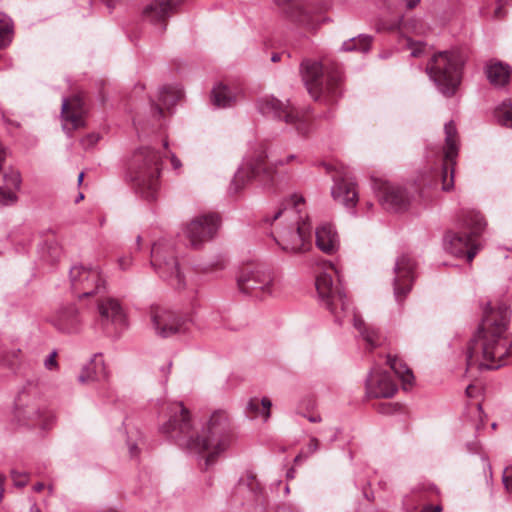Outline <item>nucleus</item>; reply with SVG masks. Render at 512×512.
<instances>
[{
  "mask_svg": "<svg viewBox=\"0 0 512 512\" xmlns=\"http://www.w3.org/2000/svg\"><path fill=\"white\" fill-rule=\"evenodd\" d=\"M171 164L175 170L181 167L180 160L174 154L171 155Z\"/></svg>",
  "mask_w": 512,
  "mask_h": 512,
  "instance_id": "obj_57",
  "label": "nucleus"
},
{
  "mask_svg": "<svg viewBox=\"0 0 512 512\" xmlns=\"http://www.w3.org/2000/svg\"><path fill=\"white\" fill-rule=\"evenodd\" d=\"M295 469L294 468H290L288 471H287V474H286V477L288 479H293L295 477Z\"/></svg>",
  "mask_w": 512,
  "mask_h": 512,
  "instance_id": "obj_59",
  "label": "nucleus"
},
{
  "mask_svg": "<svg viewBox=\"0 0 512 512\" xmlns=\"http://www.w3.org/2000/svg\"><path fill=\"white\" fill-rule=\"evenodd\" d=\"M237 91L231 87L219 83L211 92V101L218 108H226L233 105L237 99Z\"/></svg>",
  "mask_w": 512,
  "mask_h": 512,
  "instance_id": "obj_33",
  "label": "nucleus"
},
{
  "mask_svg": "<svg viewBox=\"0 0 512 512\" xmlns=\"http://www.w3.org/2000/svg\"><path fill=\"white\" fill-rule=\"evenodd\" d=\"M57 352L54 350L52 351L45 359L44 366L48 370H54L58 367V363L56 360Z\"/></svg>",
  "mask_w": 512,
  "mask_h": 512,
  "instance_id": "obj_46",
  "label": "nucleus"
},
{
  "mask_svg": "<svg viewBox=\"0 0 512 512\" xmlns=\"http://www.w3.org/2000/svg\"><path fill=\"white\" fill-rule=\"evenodd\" d=\"M401 409L398 403H386L380 408V412L383 414H393Z\"/></svg>",
  "mask_w": 512,
  "mask_h": 512,
  "instance_id": "obj_48",
  "label": "nucleus"
},
{
  "mask_svg": "<svg viewBox=\"0 0 512 512\" xmlns=\"http://www.w3.org/2000/svg\"><path fill=\"white\" fill-rule=\"evenodd\" d=\"M267 158L266 148L263 145H259L256 150L248 154L236 171L230 189L236 193L252 180H256L263 185H272L278 167L294 161L301 163L299 156L295 154H290L285 159L273 163H268Z\"/></svg>",
  "mask_w": 512,
  "mask_h": 512,
  "instance_id": "obj_6",
  "label": "nucleus"
},
{
  "mask_svg": "<svg viewBox=\"0 0 512 512\" xmlns=\"http://www.w3.org/2000/svg\"><path fill=\"white\" fill-rule=\"evenodd\" d=\"M13 37V22L10 17L0 12V49L7 47Z\"/></svg>",
  "mask_w": 512,
  "mask_h": 512,
  "instance_id": "obj_39",
  "label": "nucleus"
},
{
  "mask_svg": "<svg viewBox=\"0 0 512 512\" xmlns=\"http://www.w3.org/2000/svg\"><path fill=\"white\" fill-rule=\"evenodd\" d=\"M445 148L441 159L440 167L437 170V176L442 182V190L450 191L454 186V166L458 155V136L456 125L450 121L444 126Z\"/></svg>",
  "mask_w": 512,
  "mask_h": 512,
  "instance_id": "obj_13",
  "label": "nucleus"
},
{
  "mask_svg": "<svg viewBox=\"0 0 512 512\" xmlns=\"http://www.w3.org/2000/svg\"><path fill=\"white\" fill-rule=\"evenodd\" d=\"M273 282L271 272L267 269L256 267L246 268L237 278V284L242 293L258 296V291L271 292Z\"/></svg>",
  "mask_w": 512,
  "mask_h": 512,
  "instance_id": "obj_19",
  "label": "nucleus"
},
{
  "mask_svg": "<svg viewBox=\"0 0 512 512\" xmlns=\"http://www.w3.org/2000/svg\"><path fill=\"white\" fill-rule=\"evenodd\" d=\"M69 277L71 289L79 298L97 293L103 285L100 271L97 268L74 265L70 268Z\"/></svg>",
  "mask_w": 512,
  "mask_h": 512,
  "instance_id": "obj_15",
  "label": "nucleus"
},
{
  "mask_svg": "<svg viewBox=\"0 0 512 512\" xmlns=\"http://www.w3.org/2000/svg\"><path fill=\"white\" fill-rule=\"evenodd\" d=\"M304 206V197L293 193L282 201L272 217L264 218L266 223L275 224L272 236L285 252H304L311 247L312 227L308 218L301 215Z\"/></svg>",
  "mask_w": 512,
  "mask_h": 512,
  "instance_id": "obj_3",
  "label": "nucleus"
},
{
  "mask_svg": "<svg viewBox=\"0 0 512 512\" xmlns=\"http://www.w3.org/2000/svg\"><path fill=\"white\" fill-rule=\"evenodd\" d=\"M281 59V55L279 53H274L271 57L272 62H278Z\"/></svg>",
  "mask_w": 512,
  "mask_h": 512,
  "instance_id": "obj_61",
  "label": "nucleus"
},
{
  "mask_svg": "<svg viewBox=\"0 0 512 512\" xmlns=\"http://www.w3.org/2000/svg\"><path fill=\"white\" fill-rule=\"evenodd\" d=\"M416 261L409 254H402L397 257L394 265L393 290L394 297L398 303L403 302L410 293L416 278Z\"/></svg>",
  "mask_w": 512,
  "mask_h": 512,
  "instance_id": "obj_14",
  "label": "nucleus"
},
{
  "mask_svg": "<svg viewBox=\"0 0 512 512\" xmlns=\"http://www.w3.org/2000/svg\"><path fill=\"white\" fill-rule=\"evenodd\" d=\"M4 188L17 191L21 185V175L19 171L10 169L3 173Z\"/></svg>",
  "mask_w": 512,
  "mask_h": 512,
  "instance_id": "obj_41",
  "label": "nucleus"
},
{
  "mask_svg": "<svg viewBox=\"0 0 512 512\" xmlns=\"http://www.w3.org/2000/svg\"><path fill=\"white\" fill-rule=\"evenodd\" d=\"M39 252L44 261L54 263L61 256V247L55 239H49L40 246Z\"/></svg>",
  "mask_w": 512,
  "mask_h": 512,
  "instance_id": "obj_38",
  "label": "nucleus"
},
{
  "mask_svg": "<svg viewBox=\"0 0 512 512\" xmlns=\"http://www.w3.org/2000/svg\"><path fill=\"white\" fill-rule=\"evenodd\" d=\"M300 73L315 101L333 104L341 96L342 70L339 65L327 71L326 64L306 59L301 63Z\"/></svg>",
  "mask_w": 512,
  "mask_h": 512,
  "instance_id": "obj_7",
  "label": "nucleus"
},
{
  "mask_svg": "<svg viewBox=\"0 0 512 512\" xmlns=\"http://www.w3.org/2000/svg\"><path fill=\"white\" fill-rule=\"evenodd\" d=\"M257 108L262 115L284 121L292 126L300 135H306L309 132L308 116L292 106L289 101L283 103L273 96H266L258 100Z\"/></svg>",
  "mask_w": 512,
  "mask_h": 512,
  "instance_id": "obj_11",
  "label": "nucleus"
},
{
  "mask_svg": "<svg viewBox=\"0 0 512 512\" xmlns=\"http://www.w3.org/2000/svg\"><path fill=\"white\" fill-rule=\"evenodd\" d=\"M100 137L97 134H89L82 140V145L85 148H90L99 141Z\"/></svg>",
  "mask_w": 512,
  "mask_h": 512,
  "instance_id": "obj_51",
  "label": "nucleus"
},
{
  "mask_svg": "<svg viewBox=\"0 0 512 512\" xmlns=\"http://www.w3.org/2000/svg\"><path fill=\"white\" fill-rule=\"evenodd\" d=\"M316 246L326 254H333L339 248V236L335 227L330 223H323L315 230Z\"/></svg>",
  "mask_w": 512,
  "mask_h": 512,
  "instance_id": "obj_27",
  "label": "nucleus"
},
{
  "mask_svg": "<svg viewBox=\"0 0 512 512\" xmlns=\"http://www.w3.org/2000/svg\"><path fill=\"white\" fill-rule=\"evenodd\" d=\"M29 512H41V510L36 506V505H33L31 508H30V511Z\"/></svg>",
  "mask_w": 512,
  "mask_h": 512,
  "instance_id": "obj_64",
  "label": "nucleus"
},
{
  "mask_svg": "<svg viewBox=\"0 0 512 512\" xmlns=\"http://www.w3.org/2000/svg\"><path fill=\"white\" fill-rule=\"evenodd\" d=\"M161 163L160 153L149 147L135 150L127 163L126 180L134 192L147 201L157 197Z\"/></svg>",
  "mask_w": 512,
  "mask_h": 512,
  "instance_id": "obj_4",
  "label": "nucleus"
},
{
  "mask_svg": "<svg viewBox=\"0 0 512 512\" xmlns=\"http://www.w3.org/2000/svg\"><path fill=\"white\" fill-rule=\"evenodd\" d=\"M80 99L75 98L70 102L67 98L62 100L61 116L63 119V129L70 134L71 131L83 125V119L80 112Z\"/></svg>",
  "mask_w": 512,
  "mask_h": 512,
  "instance_id": "obj_28",
  "label": "nucleus"
},
{
  "mask_svg": "<svg viewBox=\"0 0 512 512\" xmlns=\"http://www.w3.org/2000/svg\"><path fill=\"white\" fill-rule=\"evenodd\" d=\"M276 512H299V510L293 506H282Z\"/></svg>",
  "mask_w": 512,
  "mask_h": 512,
  "instance_id": "obj_56",
  "label": "nucleus"
},
{
  "mask_svg": "<svg viewBox=\"0 0 512 512\" xmlns=\"http://www.w3.org/2000/svg\"><path fill=\"white\" fill-rule=\"evenodd\" d=\"M220 227V217L215 213L195 217L186 225L184 233L190 245L197 249L204 242L211 240Z\"/></svg>",
  "mask_w": 512,
  "mask_h": 512,
  "instance_id": "obj_17",
  "label": "nucleus"
},
{
  "mask_svg": "<svg viewBox=\"0 0 512 512\" xmlns=\"http://www.w3.org/2000/svg\"><path fill=\"white\" fill-rule=\"evenodd\" d=\"M160 431L179 447L202 455L206 469L233 440L230 420L225 411L213 412L200 434L194 427L189 410L181 402L169 406V419L160 427Z\"/></svg>",
  "mask_w": 512,
  "mask_h": 512,
  "instance_id": "obj_1",
  "label": "nucleus"
},
{
  "mask_svg": "<svg viewBox=\"0 0 512 512\" xmlns=\"http://www.w3.org/2000/svg\"><path fill=\"white\" fill-rule=\"evenodd\" d=\"M397 391V385L386 371L374 368L366 380V393L371 398H390Z\"/></svg>",
  "mask_w": 512,
  "mask_h": 512,
  "instance_id": "obj_22",
  "label": "nucleus"
},
{
  "mask_svg": "<svg viewBox=\"0 0 512 512\" xmlns=\"http://www.w3.org/2000/svg\"><path fill=\"white\" fill-rule=\"evenodd\" d=\"M182 97V89L179 86L165 85L159 90V104H153L154 116L161 117L163 108L171 109Z\"/></svg>",
  "mask_w": 512,
  "mask_h": 512,
  "instance_id": "obj_31",
  "label": "nucleus"
},
{
  "mask_svg": "<svg viewBox=\"0 0 512 512\" xmlns=\"http://www.w3.org/2000/svg\"><path fill=\"white\" fill-rule=\"evenodd\" d=\"M11 477L13 479L14 485L17 487H24L28 483V474L25 472L12 470Z\"/></svg>",
  "mask_w": 512,
  "mask_h": 512,
  "instance_id": "obj_44",
  "label": "nucleus"
},
{
  "mask_svg": "<svg viewBox=\"0 0 512 512\" xmlns=\"http://www.w3.org/2000/svg\"><path fill=\"white\" fill-rule=\"evenodd\" d=\"M354 327L359 331L360 335L366 341L369 347L375 348L380 345L381 335L380 332L370 326H367L365 322L355 313H353Z\"/></svg>",
  "mask_w": 512,
  "mask_h": 512,
  "instance_id": "obj_35",
  "label": "nucleus"
},
{
  "mask_svg": "<svg viewBox=\"0 0 512 512\" xmlns=\"http://www.w3.org/2000/svg\"><path fill=\"white\" fill-rule=\"evenodd\" d=\"M108 377L109 374L102 355L95 354L91 361L83 367L82 372L78 376V381L81 383H86L91 380H107Z\"/></svg>",
  "mask_w": 512,
  "mask_h": 512,
  "instance_id": "obj_30",
  "label": "nucleus"
},
{
  "mask_svg": "<svg viewBox=\"0 0 512 512\" xmlns=\"http://www.w3.org/2000/svg\"><path fill=\"white\" fill-rule=\"evenodd\" d=\"M404 46L411 50L412 57H420L424 52V44L422 42H415L412 37H407L404 41Z\"/></svg>",
  "mask_w": 512,
  "mask_h": 512,
  "instance_id": "obj_43",
  "label": "nucleus"
},
{
  "mask_svg": "<svg viewBox=\"0 0 512 512\" xmlns=\"http://www.w3.org/2000/svg\"><path fill=\"white\" fill-rule=\"evenodd\" d=\"M310 422H313V423H316V422H320L321 421V418L320 416H311L308 418Z\"/></svg>",
  "mask_w": 512,
  "mask_h": 512,
  "instance_id": "obj_62",
  "label": "nucleus"
},
{
  "mask_svg": "<svg viewBox=\"0 0 512 512\" xmlns=\"http://www.w3.org/2000/svg\"><path fill=\"white\" fill-rule=\"evenodd\" d=\"M171 367H172V362L169 361L166 366H163V367L160 368V371H161L162 376L164 378L163 379L164 383H166L167 380H168V375L170 374Z\"/></svg>",
  "mask_w": 512,
  "mask_h": 512,
  "instance_id": "obj_54",
  "label": "nucleus"
},
{
  "mask_svg": "<svg viewBox=\"0 0 512 512\" xmlns=\"http://www.w3.org/2000/svg\"><path fill=\"white\" fill-rule=\"evenodd\" d=\"M129 452L131 457H136L138 455V447L136 444L129 445Z\"/></svg>",
  "mask_w": 512,
  "mask_h": 512,
  "instance_id": "obj_58",
  "label": "nucleus"
},
{
  "mask_svg": "<svg viewBox=\"0 0 512 512\" xmlns=\"http://www.w3.org/2000/svg\"><path fill=\"white\" fill-rule=\"evenodd\" d=\"M485 74L492 86L502 88L509 83L511 68L501 61H490L485 66Z\"/></svg>",
  "mask_w": 512,
  "mask_h": 512,
  "instance_id": "obj_32",
  "label": "nucleus"
},
{
  "mask_svg": "<svg viewBox=\"0 0 512 512\" xmlns=\"http://www.w3.org/2000/svg\"><path fill=\"white\" fill-rule=\"evenodd\" d=\"M100 329L108 336H119L128 326L126 313L118 299L103 297L97 301Z\"/></svg>",
  "mask_w": 512,
  "mask_h": 512,
  "instance_id": "obj_12",
  "label": "nucleus"
},
{
  "mask_svg": "<svg viewBox=\"0 0 512 512\" xmlns=\"http://www.w3.org/2000/svg\"><path fill=\"white\" fill-rule=\"evenodd\" d=\"M151 321L156 333L164 338L184 331L186 325L181 316L161 307L151 308Z\"/></svg>",
  "mask_w": 512,
  "mask_h": 512,
  "instance_id": "obj_20",
  "label": "nucleus"
},
{
  "mask_svg": "<svg viewBox=\"0 0 512 512\" xmlns=\"http://www.w3.org/2000/svg\"><path fill=\"white\" fill-rule=\"evenodd\" d=\"M373 37L367 34H360L343 42L341 50L345 52L358 51L367 53L371 49Z\"/></svg>",
  "mask_w": 512,
  "mask_h": 512,
  "instance_id": "obj_36",
  "label": "nucleus"
},
{
  "mask_svg": "<svg viewBox=\"0 0 512 512\" xmlns=\"http://www.w3.org/2000/svg\"><path fill=\"white\" fill-rule=\"evenodd\" d=\"M303 457L305 458V455H303V453L298 454V455L295 457L294 462H295V463L300 462V461H301V459H302Z\"/></svg>",
  "mask_w": 512,
  "mask_h": 512,
  "instance_id": "obj_63",
  "label": "nucleus"
},
{
  "mask_svg": "<svg viewBox=\"0 0 512 512\" xmlns=\"http://www.w3.org/2000/svg\"><path fill=\"white\" fill-rule=\"evenodd\" d=\"M236 492L247 497L251 501L261 502L263 487L256 475L251 471L245 472L236 485Z\"/></svg>",
  "mask_w": 512,
  "mask_h": 512,
  "instance_id": "obj_29",
  "label": "nucleus"
},
{
  "mask_svg": "<svg viewBox=\"0 0 512 512\" xmlns=\"http://www.w3.org/2000/svg\"><path fill=\"white\" fill-rule=\"evenodd\" d=\"M503 484L505 488L512 491V466L506 467L503 472Z\"/></svg>",
  "mask_w": 512,
  "mask_h": 512,
  "instance_id": "obj_47",
  "label": "nucleus"
},
{
  "mask_svg": "<svg viewBox=\"0 0 512 512\" xmlns=\"http://www.w3.org/2000/svg\"><path fill=\"white\" fill-rule=\"evenodd\" d=\"M17 201V195L16 192L7 189L4 187H0V204L3 206H8Z\"/></svg>",
  "mask_w": 512,
  "mask_h": 512,
  "instance_id": "obj_42",
  "label": "nucleus"
},
{
  "mask_svg": "<svg viewBox=\"0 0 512 512\" xmlns=\"http://www.w3.org/2000/svg\"><path fill=\"white\" fill-rule=\"evenodd\" d=\"M497 122L504 127L512 128V101H503L494 112Z\"/></svg>",
  "mask_w": 512,
  "mask_h": 512,
  "instance_id": "obj_40",
  "label": "nucleus"
},
{
  "mask_svg": "<svg viewBox=\"0 0 512 512\" xmlns=\"http://www.w3.org/2000/svg\"><path fill=\"white\" fill-rule=\"evenodd\" d=\"M331 194L334 200L342 203L346 208H355L358 202V190L356 182L349 172H344L334 179Z\"/></svg>",
  "mask_w": 512,
  "mask_h": 512,
  "instance_id": "obj_23",
  "label": "nucleus"
},
{
  "mask_svg": "<svg viewBox=\"0 0 512 512\" xmlns=\"http://www.w3.org/2000/svg\"><path fill=\"white\" fill-rule=\"evenodd\" d=\"M480 389L478 386L474 385V384H470L466 387V395L469 397V398H473L475 397L478 393H479Z\"/></svg>",
  "mask_w": 512,
  "mask_h": 512,
  "instance_id": "obj_53",
  "label": "nucleus"
},
{
  "mask_svg": "<svg viewBox=\"0 0 512 512\" xmlns=\"http://www.w3.org/2000/svg\"><path fill=\"white\" fill-rule=\"evenodd\" d=\"M373 189L385 210L401 212L408 208L410 197L403 187L383 180H374Z\"/></svg>",
  "mask_w": 512,
  "mask_h": 512,
  "instance_id": "obj_18",
  "label": "nucleus"
},
{
  "mask_svg": "<svg viewBox=\"0 0 512 512\" xmlns=\"http://www.w3.org/2000/svg\"><path fill=\"white\" fill-rule=\"evenodd\" d=\"M379 31L397 32L400 39L406 41L411 35H420L424 32L423 24L415 18L404 19L403 17L395 20H383L378 25Z\"/></svg>",
  "mask_w": 512,
  "mask_h": 512,
  "instance_id": "obj_26",
  "label": "nucleus"
},
{
  "mask_svg": "<svg viewBox=\"0 0 512 512\" xmlns=\"http://www.w3.org/2000/svg\"><path fill=\"white\" fill-rule=\"evenodd\" d=\"M387 364L402 381L403 388L405 390L408 389V386L413 384V372L402 359L398 358L397 356L388 355Z\"/></svg>",
  "mask_w": 512,
  "mask_h": 512,
  "instance_id": "obj_34",
  "label": "nucleus"
},
{
  "mask_svg": "<svg viewBox=\"0 0 512 512\" xmlns=\"http://www.w3.org/2000/svg\"><path fill=\"white\" fill-rule=\"evenodd\" d=\"M53 326L60 332L76 334L82 329V317L75 305L60 307L52 317Z\"/></svg>",
  "mask_w": 512,
  "mask_h": 512,
  "instance_id": "obj_24",
  "label": "nucleus"
},
{
  "mask_svg": "<svg viewBox=\"0 0 512 512\" xmlns=\"http://www.w3.org/2000/svg\"><path fill=\"white\" fill-rule=\"evenodd\" d=\"M464 63L465 58L460 51H442L433 55L426 72L442 95L452 97L461 84Z\"/></svg>",
  "mask_w": 512,
  "mask_h": 512,
  "instance_id": "obj_8",
  "label": "nucleus"
},
{
  "mask_svg": "<svg viewBox=\"0 0 512 512\" xmlns=\"http://www.w3.org/2000/svg\"><path fill=\"white\" fill-rule=\"evenodd\" d=\"M271 406L272 402L267 397H263L261 400L258 398H251L247 402L246 410L251 417L263 416L266 420L270 416Z\"/></svg>",
  "mask_w": 512,
  "mask_h": 512,
  "instance_id": "obj_37",
  "label": "nucleus"
},
{
  "mask_svg": "<svg viewBox=\"0 0 512 512\" xmlns=\"http://www.w3.org/2000/svg\"><path fill=\"white\" fill-rule=\"evenodd\" d=\"M315 286L321 304L334 316L335 322L342 324L352 310L341 281L334 284L331 274L324 272L316 277Z\"/></svg>",
  "mask_w": 512,
  "mask_h": 512,
  "instance_id": "obj_10",
  "label": "nucleus"
},
{
  "mask_svg": "<svg viewBox=\"0 0 512 512\" xmlns=\"http://www.w3.org/2000/svg\"><path fill=\"white\" fill-rule=\"evenodd\" d=\"M319 449V441L317 438L313 437L310 439L307 445V453L305 454V458L309 455L315 453Z\"/></svg>",
  "mask_w": 512,
  "mask_h": 512,
  "instance_id": "obj_52",
  "label": "nucleus"
},
{
  "mask_svg": "<svg viewBox=\"0 0 512 512\" xmlns=\"http://www.w3.org/2000/svg\"><path fill=\"white\" fill-rule=\"evenodd\" d=\"M150 263L159 277L169 285L176 289L185 287V277L171 240L161 239L152 245Z\"/></svg>",
  "mask_w": 512,
  "mask_h": 512,
  "instance_id": "obj_9",
  "label": "nucleus"
},
{
  "mask_svg": "<svg viewBox=\"0 0 512 512\" xmlns=\"http://www.w3.org/2000/svg\"><path fill=\"white\" fill-rule=\"evenodd\" d=\"M385 2H388L389 5H394V6H405L406 8L408 9H413L415 8L418 3L420 2V0H384Z\"/></svg>",
  "mask_w": 512,
  "mask_h": 512,
  "instance_id": "obj_45",
  "label": "nucleus"
},
{
  "mask_svg": "<svg viewBox=\"0 0 512 512\" xmlns=\"http://www.w3.org/2000/svg\"><path fill=\"white\" fill-rule=\"evenodd\" d=\"M467 449L470 453H478L480 450V444L477 441L467 443Z\"/></svg>",
  "mask_w": 512,
  "mask_h": 512,
  "instance_id": "obj_55",
  "label": "nucleus"
},
{
  "mask_svg": "<svg viewBox=\"0 0 512 512\" xmlns=\"http://www.w3.org/2000/svg\"><path fill=\"white\" fill-rule=\"evenodd\" d=\"M288 19L314 30L322 22L320 9H314L300 0H273Z\"/></svg>",
  "mask_w": 512,
  "mask_h": 512,
  "instance_id": "obj_16",
  "label": "nucleus"
},
{
  "mask_svg": "<svg viewBox=\"0 0 512 512\" xmlns=\"http://www.w3.org/2000/svg\"><path fill=\"white\" fill-rule=\"evenodd\" d=\"M133 259L130 255L122 256L118 259V267L122 271H127L132 265Z\"/></svg>",
  "mask_w": 512,
  "mask_h": 512,
  "instance_id": "obj_49",
  "label": "nucleus"
},
{
  "mask_svg": "<svg viewBox=\"0 0 512 512\" xmlns=\"http://www.w3.org/2000/svg\"><path fill=\"white\" fill-rule=\"evenodd\" d=\"M436 495H438V489L433 484H423L413 488L411 492L403 498V512H441L442 507L439 505H425L422 510L418 511L420 505L431 501L433 496Z\"/></svg>",
  "mask_w": 512,
  "mask_h": 512,
  "instance_id": "obj_21",
  "label": "nucleus"
},
{
  "mask_svg": "<svg viewBox=\"0 0 512 512\" xmlns=\"http://www.w3.org/2000/svg\"><path fill=\"white\" fill-rule=\"evenodd\" d=\"M509 320L510 310L506 304H486L481 324L467 347V370L473 367L478 370L498 369L506 364V359L512 355Z\"/></svg>",
  "mask_w": 512,
  "mask_h": 512,
  "instance_id": "obj_2",
  "label": "nucleus"
},
{
  "mask_svg": "<svg viewBox=\"0 0 512 512\" xmlns=\"http://www.w3.org/2000/svg\"><path fill=\"white\" fill-rule=\"evenodd\" d=\"M174 0H152L143 9V19L154 24L160 25L163 32L166 29V21L175 9Z\"/></svg>",
  "mask_w": 512,
  "mask_h": 512,
  "instance_id": "obj_25",
  "label": "nucleus"
},
{
  "mask_svg": "<svg viewBox=\"0 0 512 512\" xmlns=\"http://www.w3.org/2000/svg\"><path fill=\"white\" fill-rule=\"evenodd\" d=\"M460 231L445 235V249L452 255L465 257L471 262L481 249L480 237L487 222L484 216L475 210H465L459 218Z\"/></svg>",
  "mask_w": 512,
  "mask_h": 512,
  "instance_id": "obj_5",
  "label": "nucleus"
},
{
  "mask_svg": "<svg viewBox=\"0 0 512 512\" xmlns=\"http://www.w3.org/2000/svg\"><path fill=\"white\" fill-rule=\"evenodd\" d=\"M506 15L505 3L503 0H497L494 10V18L501 19Z\"/></svg>",
  "mask_w": 512,
  "mask_h": 512,
  "instance_id": "obj_50",
  "label": "nucleus"
},
{
  "mask_svg": "<svg viewBox=\"0 0 512 512\" xmlns=\"http://www.w3.org/2000/svg\"><path fill=\"white\" fill-rule=\"evenodd\" d=\"M43 489H44V484H43V483H40V482H39V483H36V484L34 485V491H36V492H40V491H42Z\"/></svg>",
  "mask_w": 512,
  "mask_h": 512,
  "instance_id": "obj_60",
  "label": "nucleus"
}]
</instances>
